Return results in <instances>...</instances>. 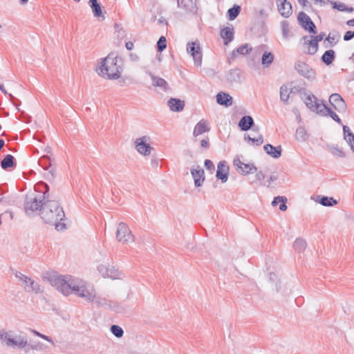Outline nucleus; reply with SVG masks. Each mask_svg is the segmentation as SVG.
I'll list each match as a JSON object with an SVG mask.
<instances>
[{
  "label": "nucleus",
  "instance_id": "obj_1",
  "mask_svg": "<svg viewBox=\"0 0 354 354\" xmlns=\"http://www.w3.org/2000/svg\"><path fill=\"white\" fill-rule=\"evenodd\" d=\"M39 214L45 223L54 225L57 231L66 229V224L62 222L66 218L64 211L59 203L51 196L46 202Z\"/></svg>",
  "mask_w": 354,
  "mask_h": 354
},
{
  "label": "nucleus",
  "instance_id": "obj_2",
  "mask_svg": "<svg viewBox=\"0 0 354 354\" xmlns=\"http://www.w3.org/2000/svg\"><path fill=\"white\" fill-rule=\"evenodd\" d=\"M46 279L52 286L55 287L64 295L73 293L78 296L84 283L83 281L71 276L68 278L67 277L53 274H50Z\"/></svg>",
  "mask_w": 354,
  "mask_h": 354
},
{
  "label": "nucleus",
  "instance_id": "obj_3",
  "mask_svg": "<svg viewBox=\"0 0 354 354\" xmlns=\"http://www.w3.org/2000/svg\"><path fill=\"white\" fill-rule=\"evenodd\" d=\"M122 62L121 57L111 53L102 60L97 71L102 77H106L109 80H118L120 77L122 71Z\"/></svg>",
  "mask_w": 354,
  "mask_h": 354
},
{
  "label": "nucleus",
  "instance_id": "obj_4",
  "mask_svg": "<svg viewBox=\"0 0 354 354\" xmlns=\"http://www.w3.org/2000/svg\"><path fill=\"white\" fill-rule=\"evenodd\" d=\"M12 331H0V340L8 347L24 349L25 354H34L32 344L28 342L26 335H19L12 337Z\"/></svg>",
  "mask_w": 354,
  "mask_h": 354
},
{
  "label": "nucleus",
  "instance_id": "obj_5",
  "mask_svg": "<svg viewBox=\"0 0 354 354\" xmlns=\"http://www.w3.org/2000/svg\"><path fill=\"white\" fill-rule=\"evenodd\" d=\"M44 191L39 194L31 193L26 195L24 201V209L27 214L29 212H35L39 211L44 208L46 202L48 201L50 197L49 194L50 187L46 183H43Z\"/></svg>",
  "mask_w": 354,
  "mask_h": 354
},
{
  "label": "nucleus",
  "instance_id": "obj_6",
  "mask_svg": "<svg viewBox=\"0 0 354 354\" xmlns=\"http://www.w3.org/2000/svg\"><path fill=\"white\" fill-rule=\"evenodd\" d=\"M78 297L85 299L88 302H93L97 308L115 309L118 306L116 302L94 294V290L93 289L88 290L84 281L82 288H81L78 294Z\"/></svg>",
  "mask_w": 354,
  "mask_h": 354
},
{
  "label": "nucleus",
  "instance_id": "obj_7",
  "mask_svg": "<svg viewBox=\"0 0 354 354\" xmlns=\"http://www.w3.org/2000/svg\"><path fill=\"white\" fill-rule=\"evenodd\" d=\"M297 21L300 26L311 34H317V29L310 17L304 12H300L297 16Z\"/></svg>",
  "mask_w": 354,
  "mask_h": 354
},
{
  "label": "nucleus",
  "instance_id": "obj_8",
  "mask_svg": "<svg viewBox=\"0 0 354 354\" xmlns=\"http://www.w3.org/2000/svg\"><path fill=\"white\" fill-rule=\"evenodd\" d=\"M295 69L301 76L309 80L316 78L315 71L304 62L297 61L295 64Z\"/></svg>",
  "mask_w": 354,
  "mask_h": 354
},
{
  "label": "nucleus",
  "instance_id": "obj_9",
  "mask_svg": "<svg viewBox=\"0 0 354 354\" xmlns=\"http://www.w3.org/2000/svg\"><path fill=\"white\" fill-rule=\"evenodd\" d=\"M116 239L119 242L122 243L133 241V236L126 223H120L118 225Z\"/></svg>",
  "mask_w": 354,
  "mask_h": 354
},
{
  "label": "nucleus",
  "instance_id": "obj_10",
  "mask_svg": "<svg viewBox=\"0 0 354 354\" xmlns=\"http://www.w3.org/2000/svg\"><path fill=\"white\" fill-rule=\"evenodd\" d=\"M187 51L192 56L196 65H201L203 55L199 44L194 41L188 42L187 44Z\"/></svg>",
  "mask_w": 354,
  "mask_h": 354
},
{
  "label": "nucleus",
  "instance_id": "obj_11",
  "mask_svg": "<svg viewBox=\"0 0 354 354\" xmlns=\"http://www.w3.org/2000/svg\"><path fill=\"white\" fill-rule=\"evenodd\" d=\"M149 140V138L147 136H142L136 140L135 147L140 153L145 156L150 154L152 147L147 143Z\"/></svg>",
  "mask_w": 354,
  "mask_h": 354
},
{
  "label": "nucleus",
  "instance_id": "obj_12",
  "mask_svg": "<svg viewBox=\"0 0 354 354\" xmlns=\"http://www.w3.org/2000/svg\"><path fill=\"white\" fill-rule=\"evenodd\" d=\"M331 106L339 113H344L346 110V104L342 97L338 93H333L329 97Z\"/></svg>",
  "mask_w": 354,
  "mask_h": 354
},
{
  "label": "nucleus",
  "instance_id": "obj_13",
  "mask_svg": "<svg viewBox=\"0 0 354 354\" xmlns=\"http://www.w3.org/2000/svg\"><path fill=\"white\" fill-rule=\"evenodd\" d=\"M278 12L284 18H288L292 14V7L288 0H276Z\"/></svg>",
  "mask_w": 354,
  "mask_h": 354
},
{
  "label": "nucleus",
  "instance_id": "obj_14",
  "mask_svg": "<svg viewBox=\"0 0 354 354\" xmlns=\"http://www.w3.org/2000/svg\"><path fill=\"white\" fill-rule=\"evenodd\" d=\"M190 172L194 179L195 187H201L205 179L204 169L200 165H196V168L193 167L191 169Z\"/></svg>",
  "mask_w": 354,
  "mask_h": 354
},
{
  "label": "nucleus",
  "instance_id": "obj_15",
  "mask_svg": "<svg viewBox=\"0 0 354 354\" xmlns=\"http://www.w3.org/2000/svg\"><path fill=\"white\" fill-rule=\"evenodd\" d=\"M298 92L306 106L311 110L315 106L314 101H318V99L313 94L308 93L305 88H300Z\"/></svg>",
  "mask_w": 354,
  "mask_h": 354
},
{
  "label": "nucleus",
  "instance_id": "obj_16",
  "mask_svg": "<svg viewBox=\"0 0 354 354\" xmlns=\"http://www.w3.org/2000/svg\"><path fill=\"white\" fill-rule=\"evenodd\" d=\"M54 160L51 159V158L48 155H44L41 156L39 160V165L45 170H47L51 168L49 170L48 174L51 176L52 178H55L56 170L54 167H53V162Z\"/></svg>",
  "mask_w": 354,
  "mask_h": 354
},
{
  "label": "nucleus",
  "instance_id": "obj_17",
  "mask_svg": "<svg viewBox=\"0 0 354 354\" xmlns=\"http://www.w3.org/2000/svg\"><path fill=\"white\" fill-rule=\"evenodd\" d=\"M229 167L226 165L225 160L220 161L217 165L216 178L221 180L223 183L227 182L229 176Z\"/></svg>",
  "mask_w": 354,
  "mask_h": 354
},
{
  "label": "nucleus",
  "instance_id": "obj_18",
  "mask_svg": "<svg viewBox=\"0 0 354 354\" xmlns=\"http://www.w3.org/2000/svg\"><path fill=\"white\" fill-rule=\"evenodd\" d=\"M241 71L238 68L230 69L225 74L226 80L232 84L241 83Z\"/></svg>",
  "mask_w": 354,
  "mask_h": 354
},
{
  "label": "nucleus",
  "instance_id": "obj_19",
  "mask_svg": "<svg viewBox=\"0 0 354 354\" xmlns=\"http://www.w3.org/2000/svg\"><path fill=\"white\" fill-rule=\"evenodd\" d=\"M23 285L24 289L26 292L38 294L42 292L40 285L30 277H28Z\"/></svg>",
  "mask_w": 354,
  "mask_h": 354
},
{
  "label": "nucleus",
  "instance_id": "obj_20",
  "mask_svg": "<svg viewBox=\"0 0 354 354\" xmlns=\"http://www.w3.org/2000/svg\"><path fill=\"white\" fill-rule=\"evenodd\" d=\"M178 6L192 14L196 13L198 10L196 0H178Z\"/></svg>",
  "mask_w": 354,
  "mask_h": 354
},
{
  "label": "nucleus",
  "instance_id": "obj_21",
  "mask_svg": "<svg viewBox=\"0 0 354 354\" xmlns=\"http://www.w3.org/2000/svg\"><path fill=\"white\" fill-rule=\"evenodd\" d=\"M152 80V85L158 87L162 91H167L169 89L168 83L162 77L154 75L151 72L148 73Z\"/></svg>",
  "mask_w": 354,
  "mask_h": 354
},
{
  "label": "nucleus",
  "instance_id": "obj_22",
  "mask_svg": "<svg viewBox=\"0 0 354 354\" xmlns=\"http://www.w3.org/2000/svg\"><path fill=\"white\" fill-rule=\"evenodd\" d=\"M216 102L226 107L230 106L233 103V98L228 93L220 91L216 95Z\"/></svg>",
  "mask_w": 354,
  "mask_h": 354
},
{
  "label": "nucleus",
  "instance_id": "obj_23",
  "mask_svg": "<svg viewBox=\"0 0 354 354\" xmlns=\"http://www.w3.org/2000/svg\"><path fill=\"white\" fill-rule=\"evenodd\" d=\"M0 165L3 169L8 171L16 167L17 162L12 155L7 154L1 160Z\"/></svg>",
  "mask_w": 354,
  "mask_h": 354
},
{
  "label": "nucleus",
  "instance_id": "obj_24",
  "mask_svg": "<svg viewBox=\"0 0 354 354\" xmlns=\"http://www.w3.org/2000/svg\"><path fill=\"white\" fill-rule=\"evenodd\" d=\"M254 125V121L252 116L244 115L239 122L238 126L242 131H247L251 129Z\"/></svg>",
  "mask_w": 354,
  "mask_h": 354
},
{
  "label": "nucleus",
  "instance_id": "obj_25",
  "mask_svg": "<svg viewBox=\"0 0 354 354\" xmlns=\"http://www.w3.org/2000/svg\"><path fill=\"white\" fill-rule=\"evenodd\" d=\"M221 37L223 39L224 45H228L234 38V30L233 27H224L220 32Z\"/></svg>",
  "mask_w": 354,
  "mask_h": 354
},
{
  "label": "nucleus",
  "instance_id": "obj_26",
  "mask_svg": "<svg viewBox=\"0 0 354 354\" xmlns=\"http://www.w3.org/2000/svg\"><path fill=\"white\" fill-rule=\"evenodd\" d=\"M263 149L267 154L274 158H279L281 156L282 149L281 145L274 147L271 144H266L263 146Z\"/></svg>",
  "mask_w": 354,
  "mask_h": 354
},
{
  "label": "nucleus",
  "instance_id": "obj_27",
  "mask_svg": "<svg viewBox=\"0 0 354 354\" xmlns=\"http://www.w3.org/2000/svg\"><path fill=\"white\" fill-rule=\"evenodd\" d=\"M170 110L174 112H180L185 107V102L178 98H170L167 102Z\"/></svg>",
  "mask_w": 354,
  "mask_h": 354
},
{
  "label": "nucleus",
  "instance_id": "obj_28",
  "mask_svg": "<svg viewBox=\"0 0 354 354\" xmlns=\"http://www.w3.org/2000/svg\"><path fill=\"white\" fill-rule=\"evenodd\" d=\"M252 48L249 44H243L232 52L231 57L232 59L235 58L236 57V53L242 55H248L252 51Z\"/></svg>",
  "mask_w": 354,
  "mask_h": 354
},
{
  "label": "nucleus",
  "instance_id": "obj_29",
  "mask_svg": "<svg viewBox=\"0 0 354 354\" xmlns=\"http://www.w3.org/2000/svg\"><path fill=\"white\" fill-rule=\"evenodd\" d=\"M209 131V128L207 127V122L204 120H201L195 126L193 135L196 137L205 132H208Z\"/></svg>",
  "mask_w": 354,
  "mask_h": 354
},
{
  "label": "nucleus",
  "instance_id": "obj_30",
  "mask_svg": "<svg viewBox=\"0 0 354 354\" xmlns=\"http://www.w3.org/2000/svg\"><path fill=\"white\" fill-rule=\"evenodd\" d=\"M309 38V36L305 35L302 37V39L305 41V43H306L309 46V51L308 53L310 55H314L317 53L319 47V43L315 41L314 39L310 38V39H308Z\"/></svg>",
  "mask_w": 354,
  "mask_h": 354
},
{
  "label": "nucleus",
  "instance_id": "obj_31",
  "mask_svg": "<svg viewBox=\"0 0 354 354\" xmlns=\"http://www.w3.org/2000/svg\"><path fill=\"white\" fill-rule=\"evenodd\" d=\"M335 59V53L333 50H327L321 57V60L326 65H330Z\"/></svg>",
  "mask_w": 354,
  "mask_h": 354
},
{
  "label": "nucleus",
  "instance_id": "obj_32",
  "mask_svg": "<svg viewBox=\"0 0 354 354\" xmlns=\"http://www.w3.org/2000/svg\"><path fill=\"white\" fill-rule=\"evenodd\" d=\"M88 4L92 10L94 17H100L102 15V10L98 0H89Z\"/></svg>",
  "mask_w": 354,
  "mask_h": 354
},
{
  "label": "nucleus",
  "instance_id": "obj_33",
  "mask_svg": "<svg viewBox=\"0 0 354 354\" xmlns=\"http://www.w3.org/2000/svg\"><path fill=\"white\" fill-rule=\"evenodd\" d=\"M315 104L310 111L313 112H316L317 114L322 115V116H327V114L326 113V109H325V107H328L326 104H325L324 101L322 100V103H319L318 101H314Z\"/></svg>",
  "mask_w": 354,
  "mask_h": 354
},
{
  "label": "nucleus",
  "instance_id": "obj_34",
  "mask_svg": "<svg viewBox=\"0 0 354 354\" xmlns=\"http://www.w3.org/2000/svg\"><path fill=\"white\" fill-rule=\"evenodd\" d=\"M317 202L325 207H332L337 203V201L333 197L326 196H317Z\"/></svg>",
  "mask_w": 354,
  "mask_h": 354
},
{
  "label": "nucleus",
  "instance_id": "obj_35",
  "mask_svg": "<svg viewBox=\"0 0 354 354\" xmlns=\"http://www.w3.org/2000/svg\"><path fill=\"white\" fill-rule=\"evenodd\" d=\"M241 7L239 5L234 4L232 8H229L227 12V17L229 20H234L239 15Z\"/></svg>",
  "mask_w": 354,
  "mask_h": 354
},
{
  "label": "nucleus",
  "instance_id": "obj_36",
  "mask_svg": "<svg viewBox=\"0 0 354 354\" xmlns=\"http://www.w3.org/2000/svg\"><path fill=\"white\" fill-rule=\"evenodd\" d=\"M257 170V167L252 163H243L242 168L240 169L239 172L243 175H248L253 174Z\"/></svg>",
  "mask_w": 354,
  "mask_h": 354
},
{
  "label": "nucleus",
  "instance_id": "obj_37",
  "mask_svg": "<svg viewBox=\"0 0 354 354\" xmlns=\"http://www.w3.org/2000/svg\"><path fill=\"white\" fill-rule=\"evenodd\" d=\"M274 56L271 52H265L261 57V64L264 67H268L274 61Z\"/></svg>",
  "mask_w": 354,
  "mask_h": 354
},
{
  "label": "nucleus",
  "instance_id": "obj_38",
  "mask_svg": "<svg viewBox=\"0 0 354 354\" xmlns=\"http://www.w3.org/2000/svg\"><path fill=\"white\" fill-rule=\"evenodd\" d=\"M327 1L333 4V9H336V10L342 11V12H352L354 10L353 7H347L343 3L331 1L330 0H327Z\"/></svg>",
  "mask_w": 354,
  "mask_h": 354
},
{
  "label": "nucleus",
  "instance_id": "obj_39",
  "mask_svg": "<svg viewBox=\"0 0 354 354\" xmlns=\"http://www.w3.org/2000/svg\"><path fill=\"white\" fill-rule=\"evenodd\" d=\"M307 246L306 241L301 238H297L293 243V248L298 252H304Z\"/></svg>",
  "mask_w": 354,
  "mask_h": 354
},
{
  "label": "nucleus",
  "instance_id": "obj_40",
  "mask_svg": "<svg viewBox=\"0 0 354 354\" xmlns=\"http://www.w3.org/2000/svg\"><path fill=\"white\" fill-rule=\"evenodd\" d=\"M343 133L344 140L348 145L351 144L352 142H354V133L351 131L348 126L343 125Z\"/></svg>",
  "mask_w": 354,
  "mask_h": 354
},
{
  "label": "nucleus",
  "instance_id": "obj_41",
  "mask_svg": "<svg viewBox=\"0 0 354 354\" xmlns=\"http://www.w3.org/2000/svg\"><path fill=\"white\" fill-rule=\"evenodd\" d=\"M340 37V35H338L337 37L336 38L335 35L331 36V34L329 33L328 37L324 40V46L325 48H328L329 46H335L337 42L339 41V39Z\"/></svg>",
  "mask_w": 354,
  "mask_h": 354
},
{
  "label": "nucleus",
  "instance_id": "obj_42",
  "mask_svg": "<svg viewBox=\"0 0 354 354\" xmlns=\"http://www.w3.org/2000/svg\"><path fill=\"white\" fill-rule=\"evenodd\" d=\"M244 140L248 142H251L252 144L257 146H260L263 142V136L260 134L258 138H251L248 133H245Z\"/></svg>",
  "mask_w": 354,
  "mask_h": 354
},
{
  "label": "nucleus",
  "instance_id": "obj_43",
  "mask_svg": "<svg viewBox=\"0 0 354 354\" xmlns=\"http://www.w3.org/2000/svg\"><path fill=\"white\" fill-rule=\"evenodd\" d=\"M290 92L286 85H282L280 88V99L283 102L287 103L289 99Z\"/></svg>",
  "mask_w": 354,
  "mask_h": 354
},
{
  "label": "nucleus",
  "instance_id": "obj_44",
  "mask_svg": "<svg viewBox=\"0 0 354 354\" xmlns=\"http://www.w3.org/2000/svg\"><path fill=\"white\" fill-rule=\"evenodd\" d=\"M109 272L107 277H109L112 279H119L121 275V272L115 268L114 266H109Z\"/></svg>",
  "mask_w": 354,
  "mask_h": 354
},
{
  "label": "nucleus",
  "instance_id": "obj_45",
  "mask_svg": "<svg viewBox=\"0 0 354 354\" xmlns=\"http://www.w3.org/2000/svg\"><path fill=\"white\" fill-rule=\"evenodd\" d=\"M114 28L116 36L119 39L121 40L126 37V32L120 24H115Z\"/></svg>",
  "mask_w": 354,
  "mask_h": 354
},
{
  "label": "nucleus",
  "instance_id": "obj_46",
  "mask_svg": "<svg viewBox=\"0 0 354 354\" xmlns=\"http://www.w3.org/2000/svg\"><path fill=\"white\" fill-rule=\"evenodd\" d=\"M110 330L112 334L118 338L122 337L124 334L123 329L118 325H112L110 328Z\"/></svg>",
  "mask_w": 354,
  "mask_h": 354
},
{
  "label": "nucleus",
  "instance_id": "obj_47",
  "mask_svg": "<svg viewBox=\"0 0 354 354\" xmlns=\"http://www.w3.org/2000/svg\"><path fill=\"white\" fill-rule=\"evenodd\" d=\"M157 50L160 53L162 52L167 48V39L165 37L161 36L156 44Z\"/></svg>",
  "mask_w": 354,
  "mask_h": 354
},
{
  "label": "nucleus",
  "instance_id": "obj_48",
  "mask_svg": "<svg viewBox=\"0 0 354 354\" xmlns=\"http://www.w3.org/2000/svg\"><path fill=\"white\" fill-rule=\"evenodd\" d=\"M281 30H282V35H283V37L284 39H288L289 37V32H290V29H289V23L288 21H282L281 22Z\"/></svg>",
  "mask_w": 354,
  "mask_h": 354
},
{
  "label": "nucleus",
  "instance_id": "obj_49",
  "mask_svg": "<svg viewBox=\"0 0 354 354\" xmlns=\"http://www.w3.org/2000/svg\"><path fill=\"white\" fill-rule=\"evenodd\" d=\"M296 138L299 140L304 141L307 139L306 131L304 127H299L296 130Z\"/></svg>",
  "mask_w": 354,
  "mask_h": 354
},
{
  "label": "nucleus",
  "instance_id": "obj_50",
  "mask_svg": "<svg viewBox=\"0 0 354 354\" xmlns=\"http://www.w3.org/2000/svg\"><path fill=\"white\" fill-rule=\"evenodd\" d=\"M325 109H326V113L327 114V116H330L334 121L337 122L338 124H342V120L339 118V117L332 110V109L329 106L325 107Z\"/></svg>",
  "mask_w": 354,
  "mask_h": 354
},
{
  "label": "nucleus",
  "instance_id": "obj_51",
  "mask_svg": "<svg viewBox=\"0 0 354 354\" xmlns=\"http://www.w3.org/2000/svg\"><path fill=\"white\" fill-rule=\"evenodd\" d=\"M299 3L304 8L306 11L313 10V8L311 3L308 0H297Z\"/></svg>",
  "mask_w": 354,
  "mask_h": 354
},
{
  "label": "nucleus",
  "instance_id": "obj_52",
  "mask_svg": "<svg viewBox=\"0 0 354 354\" xmlns=\"http://www.w3.org/2000/svg\"><path fill=\"white\" fill-rule=\"evenodd\" d=\"M109 266H106L103 264H100L97 267L98 272L102 274V276L104 278L107 277L108 272H109Z\"/></svg>",
  "mask_w": 354,
  "mask_h": 354
},
{
  "label": "nucleus",
  "instance_id": "obj_53",
  "mask_svg": "<svg viewBox=\"0 0 354 354\" xmlns=\"http://www.w3.org/2000/svg\"><path fill=\"white\" fill-rule=\"evenodd\" d=\"M204 167H205V169L209 171L210 173H213L215 170V167H214V163L212 162V160H210L209 159L205 160Z\"/></svg>",
  "mask_w": 354,
  "mask_h": 354
},
{
  "label": "nucleus",
  "instance_id": "obj_54",
  "mask_svg": "<svg viewBox=\"0 0 354 354\" xmlns=\"http://www.w3.org/2000/svg\"><path fill=\"white\" fill-rule=\"evenodd\" d=\"M6 216H9L10 220L13 219V213L10 211H6L0 215V225L2 223V221H6Z\"/></svg>",
  "mask_w": 354,
  "mask_h": 354
},
{
  "label": "nucleus",
  "instance_id": "obj_55",
  "mask_svg": "<svg viewBox=\"0 0 354 354\" xmlns=\"http://www.w3.org/2000/svg\"><path fill=\"white\" fill-rule=\"evenodd\" d=\"M32 333H33L36 336H38V337H41V338H42V339H45V340L48 341V342L52 343V344H53V339H52V338H51L50 337L47 336V335H44V334H41V333H40L39 332H38V331H37V330H32Z\"/></svg>",
  "mask_w": 354,
  "mask_h": 354
},
{
  "label": "nucleus",
  "instance_id": "obj_56",
  "mask_svg": "<svg viewBox=\"0 0 354 354\" xmlns=\"http://www.w3.org/2000/svg\"><path fill=\"white\" fill-rule=\"evenodd\" d=\"M12 273L15 274V276L19 279V280L20 281H21L23 283H24V281L26 280L27 279V276L23 274L22 273H21L19 271H17V270H12Z\"/></svg>",
  "mask_w": 354,
  "mask_h": 354
},
{
  "label": "nucleus",
  "instance_id": "obj_57",
  "mask_svg": "<svg viewBox=\"0 0 354 354\" xmlns=\"http://www.w3.org/2000/svg\"><path fill=\"white\" fill-rule=\"evenodd\" d=\"M354 37V31L352 30H348L345 32L343 39L345 41H348L351 40Z\"/></svg>",
  "mask_w": 354,
  "mask_h": 354
},
{
  "label": "nucleus",
  "instance_id": "obj_58",
  "mask_svg": "<svg viewBox=\"0 0 354 354\" xmlns=\"http://www.w3.org/2000/svg\"><path fill=\"white\" fill-rule=\"evenodd\" d=\"M333 153L339 157H345V153L342 149H339L338 147H333Z\"/></svg>",
  "mask_w": 354,
  "mask_h": 354
},
{
  "label": "nucleus",
  "instance_id": "obj_59",
  "mask_svg": "<svg viewBox=\"0 0 354 354\" xmlns=\"http://www.w3.org/2000/svg\"><path fill=\"white\" fill-rule=\"evenodd\" d=\"M286 202L287 198L286 196H283L279 207L281 211L284 212L287 209Z\"/></svg>",
  "mask_w": 354,
  "mask_h": 354
},
{
  "label": "nucleus",
  "instance_id": "obj_60",
  "mask_svg": "<svg viewBox=\"0 0 354 354\" xmlns=\"http://www.w3.org/2000/svg\"><path fill=\"white\" fill-rule=\"evenodd\" d=\"M34 351H42L45 348V345L41 342L32 344Z\"/></svg>",
  "mask_w": 354,
  "mask_h": 354
},
{
  "label": "nucleus",
  "instance_id": "obj_61",
  "mask_svg": "<svg viewBox=\"0 0 354 354\" xmlns=\"http://www.w3.org/2000/svg\"><path fill=\"white\" fill-rule=\"evenodd\" d=\"M9 96L11 98L12 104L17 107L18 111H20V109L18 108V106L21 104V102L19 100L17 99L15 97H14L12 94H9Z\"/></svg>",
  "mask_w": 354,
  "mask_h": 354
},
{
  "label": "nucleus",
  "instance_id": "obj_62",
  "mask_svg": "<svg viewBox=\"0 0 354 354\" xmlns=\"http://www.w3.org/2000/svg\"><path fill=\"white\" fill-rule=\"evenodd\" d=\"M324 37H325V33L324 32H322L317 35L310 36V37L314 39L315 41H317L319 43V41L323 40Z\"/></svg>",
  "mask_w": 354,
  "mask_h": 354
},
{
  "label": "nucleus",
  "instance_id": "obj_63",
  "mask_svg": "<svg viewBox=\"0 0 354 354\" xmlns=\"http://www.w3.org/2000/svg\"><path fill=\"white\" fill-rule=\"evenodd\" d=\"M201 147L205 148V149H208L209 147V142L208 137H207L205 139H203L201 141Z\"/></svg>",
  "mask_w": 354,
  "mask_h": 354
},
{
  "label": "nucleus",
  "instance_id": "obj_64",
  "mask_svg": "<svg viewBox=\"0 0 354 354\" xmlns=\"http://www.w3.org/2000/svg\"><path fill=\"white\" fill-rule=\"evenodd\" d=\"M282 198H283V196H275L271 203L272 205L276 206L277 205H278L279 203H281Z\"/></svg>",
  "mask_w": 354,
  "mask_h": 354
}]
</instances>
